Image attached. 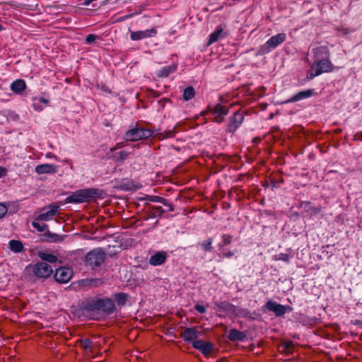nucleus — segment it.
<instances>
[{"label":"nucleus","instance_id":"nucleus-12","mask_svg":"<svg viewBox=\"0 0 362 362\" xmlns=\"http://www.w3.org/2000/svg\"><path fill=\"white\" fill-rule=\"evenodd\" d=\"M192 346L205 356L209 355L214 349V344L212 343L200 339L197 341H194Z\"/></svg>","mask_w":362,"mask_h":362},{"label":"nucleus","instance_id":"nucleus-31","mask_svg":"<svg viewBox=\"0 0 362 362\" xmlns=\"http://www.w3.org/2000/svg\"><path fill=\"white\" fill-rule=\"evenodd\" d=\"M144 199L153 202H160L164 205L167 204V201L165 199L158 196H147Z\"/></svg>","mask_w":362,"mask_h":362},{"label":"nucleus","instance_id":"nucleus-51","mask_svg":"<svg viewBox=\"0 0 362 362\" xmlns=\"http://www.w3.org/2000/svg\"><path fill=\"white\" fill-rule=\"evenodd\" d=\"M319 211H320V210H319L318 209H317V208H316V209H315V211L316 213H317V212H318Z\"/></svg>","mask_w":362,"mask_h":362},{"label":"nucleus","instance_id":"nucleus-36","mask_svg":"<svg viewBox=\"0 0 362 362\" xmlns=\"http://www.w3.org/2000/svg\"><path fill=\"white\" fill-rule=\"evenodd\" d=\"M32 226L36 228L39 232H43L47 228V226L45 223H40L37 221H33Z\"/></svg>","mask_w":362,"mask_h":362},{"label":"nucleus","instance_id":"nucleus-26","mask_svg":"<svg viewBox=\"0 0 362 362\" xmlns=\"http://www.w3.org/2000/svg\"><path fill=\"white\" fill-rule=\"evenodd\" d=\"M211 112L214 115L223 116L228 114V110L226 107L218 104L214 107Z\"/></svg>","mask_w":362,"mask_h":362},{"label":"nucleus","instance_id":"nucleus-46","mask_svg":"<svg viewBox=\"0 0 362 362\" xmlns=\"http://www.w3.org/2000/svg\"><path fill=\"white\" fill-rule=\"evenodd\" d=\"M234 255H235V252H226V253H224V255H224L226 257L229 258V257H230L233 256Z\"/></svg>","mask_w":362,"mask_h":362},{"label":"nucleus","instance_id":"nucleus-48","mask_svg":"<svg viewBox=\"0 0 362 362\" xmlns=\"http://www.w3.org/2000/svg\"><path fill=\"white\" fill-rule=\"evenodd\" d=\"M91 0H86L83 2L84 6H89L90 4Z\"/></svg>","mask_w":362,"mask_h":362},{"label":"nucleus","instance_id":"nucleus-23","mask_svg":"<svg viewBox=\"0 0 362 362\" xmlns=\"http://www.w3.org/2000/svg\"><path fill=\"white\" fill-rule=\"evenodd\" d=\"M233 315L237 317L254 319L248 310L242 308H237L236 306Z\"/></svg>","mask_w":362,"mask_h":362},{"label":"nucleus","instance_id":"nucleus-40","mask_svg":"<svg viewBox=\"0 0 362 362\" xmlns=\"http://www.w3.org/2000/svg\"><path fill=\"white\" fill-rule=\"evenodd\" d=\"M284 347V351H289L293 346V344L292 341H286L282 344Z\"/></svg>","mask_w":362,"mask_h":362},{"label":"nucleus","instance_id":"nucleus-1","mask_svg":"<svg viewBox=\"0 0 362 362\" xmlns=\"http://www.w3.org/2000/svg\"><path fill=\"white\" fill-rule=\"evenodd\" d=\"M315 62L308 72V78L313 79L322 73L330 72L334 66L329 60V50L326 46L319 47L314 49Z\"/></svg>","mask_w":362,"mask_h":362},{"label":"nucleus","instance_id":"nucleus-9","mask_svg":"<svg viewBox=\"0 0 362 362\" xmlns=\"http://www.w3.org/2000/svg\"><path fill=\"white\" fill-rule=\"evenodd\" d=\"M73 276L72 270L69 267H60L55 271V280L62 284L68 282Z\"/></svg>","mask_w":362,"mask_h":362},{"label":"nucleus","instance_id":"nucleus-28","mask_svg":"<svg viewBox=\"0 0 362 362\" xmlns=\"http://www.w3.org/2000/svg\"><path fill=\"white\" fill-rule=\"evenodd\" d=\"M129 155H130L129 152H128L127 151H121L119 153H117L115 155H113L112 158L116 161L122 162L124 160H126Z\"/></svg>","mask_w":362,"mask_h":362},{"label":"nucleus","instance_id":"nucleus-18","mask_svg":"<svg viewBox=\"0 0 362 362\" xmlns=\"http://www.w3.org/2000/svg\"><path fill=\"white\" fill-rule=\"evenodd\" d=\"M314 94V90L313 89H308L306 90L300 91L296 95H294L291 98H290L288 102V103H294L305 98H310Z\"/></svg>","mask_w":362,"mask_h":362},{"label":"nucleus","instance_id":"nucleus-6","mask_svg":"<svg viewBox=\"0 0 362 362\" xmlns=\"http://www.w3.org/2000/svg\"><path fill=\"white\" fill-rule=\"evenodd\" d=\"M286 39V35L284 33H279L272 36L266 42L265 44L259 48L257 54L263 55L269 53L272 49L282 44Z\"/></svg>","mask_w":362,"mask_h":362},{"label":"nucleus","instance_id":"nucleus-16","mask_svg":"<svg viewBox=\"0 0 362 362\" xmlns=\"http://www.w3.org/2000/svg\"><path fill=\"white\" fill-rule=\"evenodd\" d=\"M57 170V166L53 164H42L35 168V172L38 174L54 173Z\"/></svg>","mask_w":362,"mask_h":362},{"label":"nucleus","instance_id":"nucleus-33","mask_svg":"<svg viewBox=\"0 0 362 362\" xmlns=\"http://www.w3.org/2000/svg\"><path fill=\"white\" fill-rule=\"evenodd\" d=\"M80 346L85 350H89L93 347V341L89 339H83L80 341Z\"/></svg>","mask_w":362,"mask_h":362},{"label":"nucleus","instance_id":"nucleus-11","mask_svg":"<svg viewBox=\"0 0 362 362\" xmlns=\"http://www.w3.org/2000/svg\"><path fill=\"white\" fill-rule=\"evenodd\" d=\"M156 28H153L149 30L132 32L130 34V38L132 40L137 41L142 39L153 37L156 35Z\"/></svg>","mask_w":362,"mask_h":362},{"label":"nucleus","instance_id":"nucleus-25","mask_svg":"<svg viewBox=\"0 0 362 362\" xmlns=\"http://www.w3.org/2000/svg\"><path fill=\"white\" fill-rule=\"evenodd\" d=\"M9 248L14 252H21L23 250V245L21 241L12 240L9 242Z\"/></svg>","mask_w":362,"mask_h":362},{"label":"nucleus","instance_id":"nucleus-4","mask_svg":"<svg viewBox=\"0 0 362 362\" xmlns=\"http://www.w3.org/2000/svg\"><path fill=\"white\" fill-rule=\"evenodd\" d=\"M97 194L95 189H80L73 192L65 199L66 203H82L89 202Z\"/></svg>","mask_w":362,"mask_h":362},{"label":"nucleus","instance_id":"nucleus-42","mask_svg":"<svg viewBox=\"0 0 362 362\" xmlns=\"http://www.w3.org/2000/svg\"><path fill=\"white\" fill-rule=\"evenodd\" d=\"M194 309L199 313H204L206 312L205 307L201 305H196Z\"/></svg>","mask_w":362,"mask_h":362},{"label":"nucleus","instance_id":"nucleus-5","mask_svg":"<svg viewBox=\"0 0 362 362\" xmlns=\"http://www.w3.org/2000/svg\"><path fill=\"white\" fill-rule=\"evenodd\" d=\"M25 269L28 272H32L35 276L39 279H47L53 272L52 267L45 262H38L33 265L29 264Z\"/></svg>","mask_w":362,"mask_h":362},{"label":"nucleus","instance_id":"nucleus-10","mask_svg":"<svg viewBox=\"0 0 362 362\" xmlns=\"http://www.w3.org/2000/svg\"><path fill=\"white\" fill-rule=\"evenodd\" d=\"M244 119V115L243 112L239 111L235 112L233 115L230 118L229 123L228 124V132L230 133L235 132V131L240 127Z\"/></svg>","mask_w":362,"mask_h":362},{"label":"nucleus","instance_id":"nucleus-21","mask_svg":"<svg viewBox=\"0 0 362 362\" xmlns=\"http://www.w3.org/2000/svg\"><path fill=\"white\" fill-rule=\"evenodd\" d=\"M177 69V64H173L170 66L162 68L156 74L158 78L168 77L170 74L175 72Z\"/></svg>","mask_w":362,"mask_h":362},{"label":"nucleus","instance_id":"nucleus-34","mask_svg":"<svg viewBox=\"0 0 362 362\" xmlns=\"http://www.w3.org/2000/svg\"><path fill=\"white\" fill-rule=\"evenodd\" d=\"M201 246L204 251H211L212 249V240L211 238H209L204 240V242L202 243Z\"/></svg>","mask_w":362,"mask_h":362},{"label":"nucleus","instance_id":"nucleus-44","mask_svg":"<svg viewBox=\"0 0 362 362\" xmlns=\"http://www.w3.org/2000/svg\"><path fill=\"white\" fill-rule=\"evenodd\" d=\"M6 172L7 170L6 168L0 167V178L4 177L6 175Z\"/></svg>","mask_w":362,"mask_h":362},{"label":"nucleus","instance_id":"nucleus-19","mask_svg":"<svg viewBox=\"0 0 362 362\" xmlns=\"http://www.w3.org/2000/svg\"><path fill=\"white\" fill-rule=\"evenodd\" d=\"M26 88L25 81L23 79H17L11 85V90L16 93L21 94Z\"/></svg>","mask_w":362,"mask_h":362},{"label":"nucleus","instance_id":"nucleus-35","mask_svg":"<svg viewBox=\"0 0 362 362\" xmlns=\"http://www.w3.org/2000/svg\"><path fill=\"white\" fill-rule=\"evenodd\" d=\"M48 237L49 238L51 242L57 243L62 241L66 235H59L55 233H49Z\"/></svg>","mask_w":362,"mask_h":362},{"label":"nucleus","instance_id":"nucleus-30","mask_svg":"<svg viewBox=\"0 0 362 362\" xmlns=\"http://www.w3.org/2000/svg\"><path fill=\"white\" fill-rule=\"evenodd\" d=\"M115 299L118 305H124L127 299V295L124 293H118L115 295Z\"/></svg>","mask_w":362,"mask_h":362},{"label":"nucleus","instance_id":"nucleus-50","mask_svg":"<svg viewBox=\"0 0 362 362\" xmlns=\"http://www.w3.org/2000/svg\"><path fill=\"white\" fill-rule=\"evenodd\" d=\"M4 30V28H3V26L0 24V31H1V30Z\"/></svg>","mask_w":362,"mask_h":362},{"label":"nucleus","instance_id":"nucleus-39","mask_svg":"<svg viewBox=\"0 0 362 362\" xmlns=\"http://www.w3.org/2000/svg\"><path fill=\"white\" fill-rule=\"evenodd\" d=\"M98 37L93 34H89L86 36V41L88 44L93 42Z\"/></svg>","mask_w":362,"mask_h":362},{"label":"nucleus","instance_id":"nucleus-47","mask_svg":"<svg viewBox=\"0 0 362 362\" xmlns=\"http://www.w3.org/2000/svg\"><path fill=\"white\" fill-rule=\"evenodd\" d=\"M165 206L168 207L169 211H173L174 210L173 206L171 204L167 202V204Z\"/></svg>","mask_w":362,"mask_h":362},{"label":"nucleus","instance_id":"nucleus-38","mask_svg":"<svg viewBox=\"0 0 362 362\" xmlns=\"http://www.w3.org/2000/svg\"><path fill=\"white\" fill-rule=\"evenodd\" d=\"M8 209L6 206L2 203H0V218H3L7 213Z\"/></svg>","mask_w":362,"mask_h":362},{"label":"nucleus","instance_id":"nucleus-32","mask_svg":"<svg viewBox=\"0 0 362 362\" xmlns=\"http://www.w3.org/2000/svg\"><path fill=\"white\" fill-rule=\"evenodd\" d=\"M165 211L161 206H152L151 209V216L157 217L160 216Z\"/></svg>","mask_w":362,"mask_h":362},{"label":"nucleus","instance_id":"nucleus-3","mask_svg":"<svg viewBox=\"0 0 362 362\" xmlns=\"http://www.w3.org/2000/svg\"><path fill=\"white\" fill-rule=\"evenodd\" d=\"M106 259V252L100 247L95 248L88 252L84 257V263L87 267L95 269L100 267Z\"/></svg>","mask_w":362,"mask_h":362},{"label":"nucleus","instance_id":"nucleus-14","mask_svg":"<svg viewBox=\"0 0 362 362\" xmlns=\"http://www.w3.org/2000/svg\"><path fill=\"white\" fill-rule=\"evenodd\" d=\"M214 308L217 312L233 315L235 306L230 303L223 301L221 303H216Z\"/></svg>","mask_w":362,"mask_h":362},{"label":"nucleus","instance_id":"nucleus-37","mask_svg":"<svg viewBox=\"0 0 362 362\" xmlns=\"http://www.w3.org/2000/svg\"><path fill=\"white\" fill-rule=\"evenodd\" d=\"M223 244H220L219 246L228 245L232 243L233 236L228 234H224L222 235Z\"/></svg>","mask_w":362,"mask_h":362},{"label":"nucleus","instance_id":"nucleus-7","mask_svg":"<svg viewBox=\"0 0 362 362\" xmlns=\"http://www.w3.org/2000/svg\"><path fill=\"white\" fill-rule=\"evenodd\" d=\"M153 135V132L148 129L141 128L136 125L134 128L128 130L125 133L127 141H135L146 139Z\"/></svg>","mask_w":362,"mask_h":362},{"label":"nucleus","instance_id":"nucleus-20","mask_svg":"<svg viewBox=\"0 0 362 362\" xmlns=\"http://www.w3.org/2000/svg\"><path fill=\"white\" fill-rule=\"evenodd\" d=\"M246 337V334L236 329H231L228 334V338L230 341H243Z\"/></svg>","mask_w":362,"mask_h":362},{"label":"nucleus","instance_id":"nucleus-17","mask_svg":"<svg viewBox=\"0 0 362 362\" xmlns=\"http://www.w3.org/2000/svg\"><path fill=\"white\" fill-rule=\"evenodd\" d=\"M58 209V206H49V210L45 212L41 213L37 220L39 221H49L51 220L57 214Z\"/></svg>","mask_w":362,"mask_h":362},{"label":"nucleus","instance_id":"nucleus-49","mask_svg":"<svg viewBox=\"0 0 362 362\" xmlns=\"http://www.w3.org/2000/svg\"><path fill=\"white\" fill-rule=\"evenodd\" d=\"M40 102L43 103H48V100L45 99V98H41L40 99Z\"/></svg>","mask_w":362,"mask_h":362},{"label":"nucleus","instance_id":"nucleus-2","mask_svg":"<svg viewBox=\"0 0 362 362\" xmlns=\"http://www.w3.org/2000/svg\"><path fill=\"white\" fill-rule=\"evenodd\" d=\"M82 308L86 311H100L106 315L112 314L115 310V302L109 298H93L82 303Z\"/></svg>","mask_w":362,"mask_h":362},{"label":"nucleus","instance_id":"nucleus-41","mask_svg":"<svg viewBox=\"0 0 362 362\" xmlns=\"http://www.w3.org/2000/svg\"><path fill=\"white\" fill-rule=\"evenodd\" d=\"M125 146H126L125 141L117 143L114 147L110 148V151L113 152V151H116L117 149L124 147Z\"/></svg>","mask_w":362,"mask_h":362},{"label":"nucleus","instance_id":"nucleus-45","mask_svg":"<svg viewBox=\"0 0 362 362\" xmlns=\"http://www.w3.org/2000/svg\"><path fill=\"white\" fill-rule=\"evenodd\" d=\"M281 257L280 258L281 259L286 261V262L288 261L289 256L288 255L281 254Z\"/></svg>","mask_w":362,"mask_h":362},{"label":"nucleus","instance_id":"nucleus-29","mask_svg":"<svg viewBox=\"0 0 362 362\" xmlns=\"http://www.w3.org/2000/svg\"><path fill=\"white\" fill-rule=\"evenodd\" d=\"M175 134V132L174 129L165 131L163 133H159L155 135L156 137H157L158 139H164L167 138H172L174 137Z\"/></svg>","mask_w":362,"mask_h":362},{"label":"nucleus","instance_id":"nucleus-13","mask_svg":"<svg viewBox=\"0 0 362 362\" xmlns=\"http://www.w3.org/2000/svg\"><path fill=\"white\" fill-rule=\"evenodd\" d=\"M265 308L274 312L276 316H282L286 313V307L274 301L269 300L264 305Z\"/></svg>","mask_w":362,"mask_h":362},{"label":"nucleus","instance_id":"nucleus-27","mask_svg":"<svg viewBox=\"0 0 362 362\" xmlns=\"http://www.w3.org/2000/svg\"><path fill=\"white\" fill-rule=\"evenodd\" d=\"M194 95L195 91L194 88L192 86H188L184 90L182 98L185 100L187 101L193 98L194 97Z\"/></svg>","mask_w":362,"mask_h":362},{"label":"nucleus","instance_id":"nucleus-43","mask_svg":"<svg viewBox=\"0 0 362 362\" xmlns=\"http://www.w3.org/2000/svg\"><path fill=\"white\" fill-rule=\"evenodd\" d=\"M214 119L218 123H221L223 120V116L214 115Z\"/></svg>","mask_w":362,"mask_h":362},{"label":"nucleus","instance_id":"nucleus-15","mask_svg":"<svg viewBox=\"0 0 362 362\" xmlns=\"http://www.w3.org/2000/svg\"><path fill=\"white\" fill-rule=\"evenodd\" d=\"M167 257L168 255L166 252H157L150 257L149 264L153 266L161 265L165 262Z\"/></svg>","mask_w":362,"mask_h":362},{"label":"nucleus","instance_id":"nucleus-8","mask_svg":"<svg viewBox=\"0 0 362 362\" xmlns=\"http://www.w3.org/2000/svg\"><path fill=\"white\" fill-rule=\"evenodd\" d=\"M200 335L201 332H199L196 327L185 328L180 333V336L184 341L192 342V344H193L194 341H197Z\"/></svg>","mask_w":362,"mask_h":362},{"label":"nucleus","instance_id":"nucleus-24","mask_svg":"<svg viewBox=\"0 0 362 362\" xmlns=\"http://www.w3.org/2000/svg\"><path fill=\"white\" fill-rule=\"evenodd\" d=\"M37 255L41 259L49 263H54L57 261V257L52 254H49L44 252H38Z\"/></svg>","mask_w":362,"mask_h":362},{"label":"nucleus","instance_id":"nucleus-22","mask_svg":"<svg viewBox=\"0 0 362 362\" xmlns=\"http://www.w3.org/2000/svg\"><path fill=\"white\" fill-rule=\"evenodd\" d=\"M223 29L221 26L218 27L210 35L207 45H210L216 42L220 37H223Z\"/></svg>","mask_w":362,"mask_h":362}]
</instances>
